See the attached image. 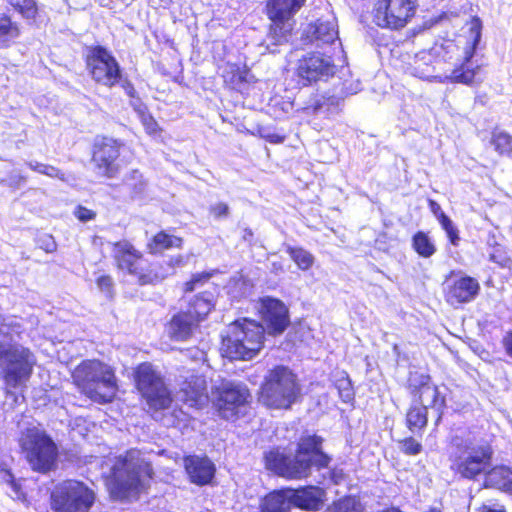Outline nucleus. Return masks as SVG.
<instances>
[{"instance_id":"obj_1","label":"nucleus","mask_w":512,"mask_h":512,"mask_svg":"<svg viewBox=\"0 0 512 512\" xmlns=\"http://www.w3.org/2000/svg\"><path fill=\"white\" fill-rule=\"evenodd\" d=\"M482 23L473 18L469 26V36L463 46L453 40L435 43L427 51L415 55L411 73L421 79L434 78L439 82L471 85L480 66L470 68L472 59L481 39Z\"/></svg>"},{"instance_id":"obj_2","label":"nucleus","mask_w":512,"mask_h":512,"mask_svg":"<svg viewBox=\"0 0 512 512\" xmlns=\"http://www.w3.org/2000/svg\"><path fill=\"white\" fill-rule=\"evenodd\" d=\"M323 439L317 435L302 437L294 456L279 451L266 455V466L278 475L288 479H302L310 475L312 467H328L331 458L322 451Z\"/></svg>"},{"instance_id":"obj_3","label":"nucleus","mask_w":512,"mask_h":512,"mask_svg":"<svg viewBox=\"0 0 512 512\" xmlns=\"http://www.w3.org/2000/svg\"><path fill=\"white\" fill-rule=\"evenodd\" d=\"M493 454L491 444L483 438L456 436L448 450L449 468L460 478L475 480L491 466Z\"/></svg>"},{"instance_id":"obj_4","label":"nucleus","mask_w":512,"mask_h":512,"mask_svg":"<svg viewBox=\"0 0 512 512\" xmlns=\"http://www.w3.org/2000/svg\"><path fill=\"white\" fill-rule=\"evenodd\" d=\"M152 468L139 450L131 449L116 457L111 468L109 489L116 499L135 497L151 478Z\"/></svg>"},{"instance_id":"obj_5","label":"nucleus","mask_w":512,"mask_h":512,"mask_svg":"<svg viewBox=\"0 0 512 512\" xmlns=\"http://www.w3.org/2000/svg\"><path fill=\"white\" fill-rule=\"evenodd\" d=\"M76 386L91 400L98 403L111 402L117 392L113 369L98 360H86L72 373Z\"/></svg>"},{"instance_id":"obj_6","label":"nucleus","mask_w":512,"mask_h":512,"mask_svg":"<svg viewBox=\"0 0 512 512\" xmlns=\"http://www.w3.org/2000/svg\"><path fill=\"white\" fill-rule=\"evenodd\" d=\"M264 327L249 320H237L222 337V355L230 360H250L263 346Z\"/></svg>"},{"instance_id":"obj_7","label":"nucleus","mask_w":512,"mask_h":512,"mask_svg":"<svg viewBox=\"0 0 512 512\" xmlns=\"http://www.w3.org/2000/svg\"><path fill=\"white\" fill-rule=\"evenodd\" d=\"M19 445L33 471L47 473L56 467L58 448L45 430L31 424L21 431Z\"/></svg>"},{"instance_id":"obj_8","label":"nucleus","mask_w":512,"mask_h":512,"mask_svg":"<svg viewBox=\"0 0 512 512\" xmlns=\"http://www.w3.org/2000/svg\"><path fill=\"white\" fill-rule=\"evenodd\" d=\"M296 375L285 366H277L265 376L260 400L268 407L287 409L300 395Z\"/></svg>"},{"instance_id":"obj_9","label":"nucleus","mask_w":512,"mask_h":512,"mask_svg":"<svg viewBox=\"0 0 512 512\" xmlns=\"http://www.w3.org/2000/svg\"><path fill=\"white\" fill-rule=\"evenodd\" d=\"M35 364L29 349L18 344L0 345V375L7 389L25 386Z\"/></svg>"},{"instance_id":"obj_10","label":"nucleus","mask_w":512,"mask_h":512,"mask_svg":"<svg viewBox=\"0 0 512 512\" xmlns=\"http://www.w3.org/2000/svg\"><path fill=\"white\" fill-rule=\"evenodd\" d=\"M94 501V492L76 480L60 483L51 494V508L54 512H87Z\"/></svg>"},{"instance_id":"obj_11","label":"nucleus","mask_w":512,"mask_h":512,"mask_svg":"<svg viewBox=\"0 0 512 512\" xmlns=\"http://www.w3.org/2000/svg\"><path fill=\"white\" fill-rule=\"evenodd\" d=\"M135 380L138 390L151 408L166 409L170 406V393L160 372L152 364H140L135 373Z\"/></svg>"},{"instance_id":"obj_12","label":"nucleus","mask_w":512,"mask_h":512,"mask_svg":"<svg viewBox=\"0 0 512 512\" xmlns=\"http://www.w3.org/2000/svg\"><path fill=\"white\" fill-rule=\"evenodd\" d=\"M416 0H377L373 21L382 28L401 29L414 16Z\"/></svg>"},{"instance_id":"obj_13","label":"nucleus","mask_w":512,"mask_h":512,"mask_svg":"<svg viewBox=\"0 0 512 512\" xmlns=\"http://www.w3.org/2000/svg\"><path fill=\"white\" fill-rule=\"evenodd\" d=\"M92 79L100 85L111 88L121 79V69L111 53L101 47L92 48L86 59Z\"/></svg>"},{"instance_id":"obj_14","label":"nucleus","mask_w":512,"mask_h":512,"mask_svg":"<svg viewBox=\"0 0 512 512\" xmlns=\"http://www.w3.org/2000/svg\"><path fill=\"white\" fill-rule=\"evenodd\" d=\"M306 0H269L267 14L273 22L271 37L275 44H281L287 40L290 25L286 21L291 19L305 4Z\"/></svg>"},{"instance_id":"obj_15","label":"nucleus","mask_w":512,"mask_h":512,"mask_svg":"<svg viewBox=\"0 0 512 512\" xmlns=\"http://www.w3.org/2000/svg\"><path fill=\"white\" fill-rule=\"evenodd\" d=\"M331 57L321 53H308L298 60L296 73L303 85L327 79L334 74Z\"/></svg>"},{"instance_id":"obj_16","label":"nucleus","mask_w":512,"mask_h":512,"mask_svg":"<svg viewBox=\"0 0 512 512\" xmlns=\"http://www.w3.org/2000/svg\"><path fill=\"white\" fill-rule=\"evenodd\" d=\"M409 386L412 393L418 396L420 406L431 408L437 413V422L441 419L442 410L445 407V397L439 388L431 382L429 375L413 373L409 378Z\"/></svg>"},{"instance_id":"obj_17","label":"nucleus","mask_w":512,"mask_h":512,"mask_svg":"<svg viewBox=\"0 0 512 512\" xmlns=\"http://www.w3.org/2000/svg\"><path fill=\"white\" fill-rule=\"evenodd\" d=\"M260 312L269 334L283 333L290 323L288 308L278 299L263 298L260 302Z\"/></svg>"},{"instance_id":"obj_18","label":"nucleus","mask_w":512,"mask_h":512,"mask_svg":"<svg viewBox=\"0 0 512 512\" xmlns=\"http://www.w3.org/2000/svg\"><path fill=\"white\" fill-rule=\"evenodd\" d=\"M249 392L246 387L236 384H227L223 387L216 401V407L222 418L230 420L238 409L247 402Z\"/></svg>"},{"instance_id":"obj_19","label":"nucleus","mask_w":512,"mask_h":512,"mask_svg":"<svg viewBox=\"0 0 512 512\" xmlns=\"http://www.w3.org/2000/svg\"><path fill=\"white\" fill-rule=\"evenodd\" d=\"M119 157V144L113 139L105 138L96 147L93 155V162L97 168V173L108 178L114 177L119 166L116 163Z\"/></svg>"},{"instance_id":"obj_20","label":"nucleus","mask_w":512,"mask_h":512,"mask_svg":"<svg viewBox=\"0 0 512 512\" xmlns=\"http://www.w3.org/2000/svg\"><path fill=\"white\" fill-rule=\"evenodd\" d=\"M176 397L189 407L202 408L208 403L206 380L202 376L191 375L182 383Z\"/></svg>"},{"instance_id":"obj_21","label":"nucleus","mask_w":512,"mask_h":512,"mask_svg":"<svg viewBox=\"0 0 512 512\" xmlns=\"http://www.w3.org/2000/svg\"><path fill=\"white\" fill-rule=\"evenodd\" d=\"M303 36L309 43L318 47L332 44L338 39V29L334 18L329 20L318 19L304 30Z\"/></svg>"},{"instance_id":"obj_22","label":"nucleus","mask_w":512,"mask_h":512,"mask_svg":"<svg viewBox=\"0 0 512 512\" xmlns=\"http://www.w3.org/2000/svg\"><path fill=\"white\" fill-rule=\"evenodd\" d=\"M184 467L189 480L198 486L209 484L215 475V466L207 457L187 456Z\"/></svg>"},{"instance_id":"obj_23","label":"nucleus","mask_w":512,"mask_h":512,"mask_svg":"<svg viewBox=\"0 0 512 512\" xmlns=\"http://www.w3.org/2000/svg\"><path fill=\"white\" fill-rule=\"evenodd\" d=\"M480 285L475 278L463 276L456 279L449 287L447 300L451 304L467 303L475 299Z\"/></svg>"},{"instance_id":"obj_24","label":"nucleus","mask_w":512,"mask_h":512,"mask_svg":"<svg viewBox=\"0 0 512 512\" xmlns=\"http://www.w3.org/2000/svg\"><path fill=\"white\" fill-rule=\"evenodd\" d=\"M197 326L198 322L192 311H182L172 317L168 325V333L176 341H185L192 336Z\"/></svg>"},{"instance_id":"obj_25","label":"nucleus","mask_w":512,"mask_h":512,"mask_svg":"<svg viewBox=\"0 0 512 512\" xmlns=\"http://www.w3.org/2000/svg\"><path fill=\"white\" fill-rule=\"evenodd\" d=\"M290 501L296 507L304 510H318L322 505V489L309 486L297 490L288 489Z\"/></svg>"},{"instance_id":"obj_26","label":"nucleus","mask_w":512,"mask_h":512,"mask_svg":"<svg viewBox=\"0 0 512 512\" xmlns=\"http://www.w3.org/2000/svg\"><path fill=\"white\" fill-rule=\"evenodd\" d=\"M113 257L121 270L130 274L137 273V263L141 257L138 251L127 241H120L113 245Z\"/></svg>"},{"instance_id":"obj_27","label":"nucleus","mask_w":512,"mask_h":512,"mask_svg":"<svg viewBox=\"0 0 512 512\" xmlns=\"http://www.w3.org/2000/svg\"><path fill=\"white\" fill-rule=\"evenodd\" d=\"M487 488L502 490L512 495V470L506 466H496L484 473Z\"/></svg>"},{"instance_id":"obj_28","label":"nucleus","mask_w":512,"mask_h":512,"mask_svg":"<svg viewBox=\"0 0 512 512\" xmlns=\"http://www.w3.org/2000/svg\"><path fill=\"white\" fill-rule=\"evenodd\" d=\"M291 506L288 489L274 491L267 495L260 506V512H288Z\"/></svg>"},{"instance_id":"obj_29","label":"nucleus","mask_w":512,"mask_h":512,"mask_svg":"<svg viewBox=\"0 0 512 512\" xmlns=\"http://www.w3.org/2000/svg\"><path fill=\"white\" fill-rule=\"evenodd\" d=\"M184 263V257L182 255H177L170 259L166 269H163L162 267H159V269L154 267L150 274L141 275L139 280L142 284L159 282L165 279L168 275L173 274L175 267H181Z\"/></svg>"},{"instance_id":"obj_30","label":"nucleus","mask_w":512,"mask_h":512,"mask_svg":"<svg viewBox=\"0 0 512 512\" xmlns=\"http://www.w3.org/2000/svg\"><path fill=\"white\" fill-rule=\"evenodd\" d=\"M213 306V295L211 293L204 292L203 294L195 297V299L190 303L187 312L192 311L196 321L199 323L209 314Z\"/></svg>"},{"instance_id":"obj_31","label":"nucleus","mask_w":512,"mask_h":512,"mask_svg":"<svg viewBox=\"0 0 512 512\" xmlns=\"http://www.w3.org/2000/svg\"><path fill=\"white\" fill-rule=\"evenodd\" d=\"M490 145L500 156H509L512 153V136L496 128L491 132Z\"/></svg>"},{"instance_id":"obj_32","label":"nucleus","mask_w":512,"mask_h":512,"mask_svg":"<svg viewBox=\"0 0 512 512\" xmlns=\"http://www.w3.org/2000/svg\"><path fill=\"white\" fill-rule=\"evenodd\" d=\"M181 245V238L168 235L165 232H159L153 237L152 242L149 244V249L151 253H158L171 247L179 248Z\"/></svg>"},{"instance_id":"obj_33","label":"nucleus","mask_w":512,"mask_h":512,"mask_svg":"<svg viewBox=\"0 0 512 512\" xmlns=\"http://www.w3.org/2000/svg\"><path fill=\"white\" fill-rule=\"evenodd\" d=\"M406 420L412 432L423 429L427 424V409L422 406H412L407 412Z\"/></svg>"},{"instance_id":"obj_34","label":"nucleus","mask_w":512,"mask_h":512,"mask_svg":"<svg viewBox=\"0 0 512 512\" xmlns=\"http://www.w3.org/2000/svg\"><path fill=\"white\" fill-rule=\"evenodd\" d=\"M413 248L424 258H429L436 252L433 241L426 233L421 231L413 236Z\"/></svg>"},{"instance_id":"obj_35","label":"nucleus","mask_w":512,"mask_h":512,"mask_svg":"<svg viewBox=\"0 0 512 512\" xmlns=\"http://www.w3.org/2000/svg\"><path fill=\"white\" fill-rule=\"evenodd\" d=\"M327 512H363V506L358 499L348 496L333 502Z\"/></svg>"},{"instance_id":"obj_36","label":"nucleus","mask_w":512,"mask_h":512,"mask_svg":"<svg viewBox=\"0 0 512 512\" xmlns=\"http://www.w3.org/2000/svg\"><path fill=\"white\" fill-rule=\"evenodd\" d=\"M131 105L137 111L146 132L150 135H156L160 130L158 123L152 115L147 113L146 107L138 100L135 102L131 101Z\"/></svg>"},{"instance_id":"obj_37","label":"nucleus","mask_w":512,"mask_h":512,"mask_svg":"<svg viewBox=\"0 0 512 512\" xmlns=\"http://www.w3.org/2000/svg\"><path fill=\"white\" fill-rule=\"evenodd\" d=\"M287 252L301 270H308L314 264V256L303 248L289 246Z\"/></svg>"},{"instance_id":"obj_38","label":"nucleus","mask_w":512,"mask_h":512,"mask_svg":"<svg viewBox=\"0 0 512 512\" xmlns=\"http://www.w3.org/2000/svg\"><path fill=\"white\" fill-rule=\"evenodd\" d=\"M18 36V29L9 18L0 17V48L5 47Z\"/></svg>"},{"instance_id":"obj_39","label":"nucleus","mask_w":512,"mask_h":512,"mask_svg":"<svg viewBox=\"0 0 512 512\" xmlns=\"http://www.w3.org/2000/svg\"><path fill=\"white\" fill-rule=\"evenodd\" d=\"M488 259L501 268H510L512 264L511 257L508 255L505 248L499 244L492 247Z\"/></svg>"},{"instance_id":"obj_40","label":"nucleus","mask_w":512,"mask_h":512,"mask_svg":"<svg viewBox=\"0 0 512 512\" xmlns=\"http://www.w3.org/2000/svg\"><path fill=\"white\" fill-rule=\"evenodd\" d=\"M440 225L445 231L450 243L453 246H458L461 240L459 236V230L446 214L440 215Z\"/></svg>"},{"instance_id":"obj_41","label":"nucleus","mask_w":512,"mask_h":512,"mask_svg":"<svg viewBox=\"0 0 512 512\" xmlns=\"http://www.w3.org/2000/svg\"><path fill=\"white\" fill-rule=\"evenodd\" d=\"M9 3L27 19H32L37 13V7L34 0H8Z\"/></svg>"},{"instance_id":"obj_42","label":"nucleus","mask_w":512,"mask_h":512,"mask_svg":"<svg viewBox=\"0 0 512 512\" xmlns=\"http://www.w3.org/2000/svg\"><path fill=\"white\" fill-rule=\"evenodd\" d=\"M336 388L343 402L349 403L354 398L351 381L348 377H342L336 381Z\"/></svg>"},{"instance_id":"obj_43","label":"nucleus","mask_w":512,"mask_h":512,"mask_svg":"<svg viewBox=\"0 0 512 512\" xmlns=\"http://www.w3.org/2000/svg\"><path fill=\"white\" fill-rule=\"evenodd\" d=\"M400 444L401 450L407 455L415 456L422 450V445L412 437L405 438Z\"/></svg>"},{"instance_id":"obj_44","label":"nucleus","mask_w":512,"mask_h":512,"mask_svg":"<svg viewBox=\"0 0 512 512\" xmlns=\"http://www.w3.org/2000/svg\"><path fill=\"white\" fill-rule=\"evenodd\" d=\"M19 325L14 317L0 318V332L6 335L19 333Z\"/></svg>"},{"instance_id":"obj_45","label":"nucleus","mask_w":512,"mask_h":512,"mask_svg":"<svg viewBox=\"0 0 512 512\" xmlns=\"http://www.w3.org/2000/svg\"><path fill=\"white\" fill-rule=\"evenodd\" d=\"M74 215L79 221L88 222L95 218L96 213L90 209L83 207V206H78L74 211Z\"/></svg>"},{"instance_id":"obj_46","label":"nucleus","mask_w":512,"mask_h":512,"mask_svg":"<svg viewBox=\"0 0 512 512\" xmlns=\"http://www.w3.org/2000/svg\"><path fill=\"white\" fill-rule=\"evenodd\" d=\"M210 278L209 273H201L193 275L192 279L185 284V291H193L199 283H204Z\"/></svg>"},{"instance_id":"obj_47","label":"nucleus","mask_w":512,"mask_h":512,"mask_svg":"<svg viewBox=\"0 0 512 512\" xmlns=\"http://www.w3.org/2000/svg\"><path fill=\"white\" fill-rule=\"evenodd\" d=\"M7 181L9 185L19 187L26 182V177L23 176L18 170H13L8 175Z\"/></svg>"},{"instance_id":"obj_48","label":"nucleus","mask_w":512,"mask_h":512,"mask_svg":"<svg viewBox=\"0 0 512 512\" xmlns=\"http://www.w3.org/2000/svg\"><path fill=\"white\" fill-rule=\"evenodd\" d=\"M211 213L216 218L226 217L229 214V207L226 203L219 202L211 207Z\"/></svg>"},{"instance_id":"obj_49","label":"nucleus","mask_w":512,"mask_h":512,"mask_svg":"<svg viewBox=\"0 0 512 512\" xmlns=\"http://www.w3.org/2000/svg\"><path fill=\"white\" fill-rule=\"evenodd\" d=\"M40 247L44 249L46 252L51 253L56 250V243L52 236L46 235L43 239L40 240Z\"/></svg>"},{"instance_id":"obj_50","label":"nucleus","mask_w":512,"mask_h":512,"mask_svg":"<svg viewBox=\"0 0 512 512\" xmlns=\"http://www.w3.org/2000/svg\"><path fill=\"white\" fill-rule=\"evenodd\" d=\"M43 174L51 178H59L64 180V174L56 167L48 164H46Z\"/></svg>"},{"instance_id":"obj_51","label":"nucleus","mask_w":512,"mask_h":512,"mask_svg":"<svg viewBox=\"0 0 512 512\" xmlns=\"http://www.w3.org/2000/svg\"><path fill=\"white\" fill-rule=\"evenodd\" d=\"M112 284L113 282L110 276H101L97 279V285L102 291L109 292Z\"/></svg>"},{"instance_id":"obj_52","label":"nucleus","mask_w":512,"mask_h":512,"mask_svg":"<svg viewBox=\"0 0 512 512\" xmlns=\"http://www.w3.org/2000/svg\"><path fill=\"white\" fill-rule=\"evenodd\" d=\"M122 88L124 89L125 93L131 97L132 99H134L133 101H139L140 100L138 98H136V90L135 88L133 87V85L129 82V81H124L122 83Z\"/></svg>"},{"instance_id":"obj_53","label":"nucleus","mask_w":512,"mask_h":512,"mask_svg":"<svg viewBox=\"0 0 512 512\" xmlns=\"http://www.w3.org/2000/svg\"><path fill=\"white\" fill-rule=\"evenodd\" d=\"M477 512H506L502 506L493 504V505H483L477 509Z\"/></svg>"},{"instance_id":"obj_54","label":"nucleus","mask_w":512,"mask_h":512,"mask_svg":"<svg viewBox=\"0 0 512 512\" xmlns=\"http://www.w3.org/2000/svg\"><path fill=\"white\" fill-rule=\"evenodd\" d=\"M429 207H430L431 212L436 216V218L440 222V215L445 214L442 211L440 205L434 200H429Z\"/></svg>"},{"instance_id":"obj_55","label":"nucleus","mask_w":512,"mask_h":512,"mask_svg":"<svg viewBox=\"0 0 512 512\" xmlns=\"http://www.w3.org/2000/svg\"><path fill=\"white\" fill-rule=\"evenodd\" d=\"M27 165L31 170L36 171L41 174H43L45 166H46V164H43V163H40L37 161H29V162H27Z\"/></svg>"},{"instance_id":"obj_56","label":"nucleus","mask_w":512,"mask_h":512,"mask_svg":"<svg viewBox=\"0 0 512 512\" xmlns=\"http://www.w3.org/2000/svg\"><path fill=\"white\" fill-rule=\"evenodd\" d=\"M504 345L508 355L512 357V332L505 337Z\"/></svg>"},{"instance_id":"obj_57","label":"nucleus","mask_w":512,"mask_h":512,"mask_svg":"<svg viewBox=\"0 0 512 512\" xmlns=\"http://www.w3.org/2000/svg\"><path fill=\"white\" fill-rule=\"evenodd\" d=\"M252 237H253V232H252V230H250V229H245V230H244L243 239H244L245 241H250V240L252 239Z\"/></svg>"},{"instance_id":"obj_58","label":"nucleus","mask_w":512,"mask_h":512,"mask_svg":"<svg viewBox=\"0 0 512 512\" xmlns=\"http://www.w3.org/2000/svg\"><path fill=\"white\" fill-rule=\"evenodd\" d=\"M8 394H10L12 397H14L15 400H17V396L14 393H11L10 391H8Z\"/></svg>"}]
</instances>
